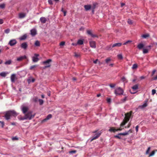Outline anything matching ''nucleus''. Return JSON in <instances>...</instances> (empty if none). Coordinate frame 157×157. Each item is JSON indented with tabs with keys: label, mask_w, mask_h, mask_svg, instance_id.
<instances>
[{
	"label": "nucleus",
	"mask_w": 157,
	"mask_h": 157,
	"mask_svg": "<svg viewBox=\"0 0 157 157\" xmlns=\"http://www.w3.org/2000/svg\"><path fill=\"white\" fill-rule=\"evenodd\" d=\"M128 23H129V24H132L133 23L132 20H130V19H128Z\"/></svg>",
	"instance_id": "obj_46"
},
{
	"label": "nucleus",
	"mask_w": 157,
	"mask_h": 157,
	"mask_svg": "<svg viewBox=\"0 0 157 157\" xmlns=\"http://www.w3.org/2000/svg\"><path fill=\"white\" fill-rule=\"evenodd\" d=\"M117 57L119 59H120V60H122V59H123V56L122 54H121L117 55Z\"/></svg>",
	"instance_id": "obj_30"
},
{
	"label": "nucleus",
	"mask_w": 157,
	"mask_h": 157,
	"mask_svg": "<svg viewBox=\"0 0 157 157\" xmlns=\"http://www.w3.org/2000/svg\"><path fill=\"white\" fill-rule=\"evenodd\" d=\"M32 112L31 111L28 112L25 115L24 119H28L29 120H31L33 118L35 115L32 114Z\"/></svg>",
	"instance_id": "obj_2"
},
{
	"label": "nucleus",
	"mask_w": 157,
	"mask_h": 157,
	"mask_svg": "<svg viewBox=\"0 0 157 157\" xmlns=\"http://www.w3.org/2000/svg\"><path fill=\"white\" fill-rule=\"evenodd\" d=\"M127 97H125L124 99H122V102H125V101H126L127 99Z\"/></svg>",
	"instance_id": "obj_52"
},
{
	"label": "nucleus",
	"mask_w": 157,
	"mask_h": 157,
	"mask_svg": "<svg viewBox=\"0 0 157 157\" xmlns=\"http://www.w3.org/2000/svg\"><path fill=\"white\" fill-rule=\"evenodd\" d=\"M27 38V35L26 34H25L20 38V40H25Z\"/></svg>",
	"instance_id": "obj_25"
},
{
	"label": "nucleus",
	"mask_w": 157,
	"mask_h": 157,
	"mask_svg": "<svg viewBox=\"0 0 157 157\" xmlns=\"http://www.w3.org/2000/svg\"><path fill=\"white\" fill-rule=\"evenodd\" d=\"M76 150H72V151H70L69 152L70 153H76Z\"/></svg>",
	"instance_id": "obj_53"
},
{
	"label": "nucleus",
	"mask_w": 157,
	"mask_h": 157,
	"mask_svg": "<svg viewBox=\"0 0 157 157\" xmlns=\"http://www.w3.org/2000/svg\"><path fill=\"white\" fill-rule=\"evenodd\" d=\"M156 92V90H154V89H153V90H152V94H153V95H154V94H155V93Z\"/></svg>",
	"instance_id": "obj_47"
},
{
	"label": "nucleus",
	"mask_w": 157,
	"mask_h": 157,
	"mask_svg": "<svg viewBox=\"0 0 157 157\" xmlns=\"http://www.w3.org/2000/svg\"><path fill=\"white\" fill-rule=\"evenodd\" d=\"M132 88L134 90H136L137 89H138V84H136L135 85H134L132 87Z\"/></svg>",
	"instance_id": "obj_27"
},
{
	"label": "nucleus",
	"mask_w": 157,
	"mask_h": 157,
	"mask_svg": "<svg viewBox=\"0 0 157 157\" xmlns=\"http://www.w3.org/2000/svg\"><path fill=\"white\" fill-rule=\"evenodd\" d=\"M156 70H153L152 73V75H153L154 74H155V72H156Z\"/></svg>",
	"instance_id": "obj_58"
},
{
	"label": "nucleus",
	"mask_w": 157,
	"mask_h": 157,
	"mask_svg": "<svg viewBox=\"0 0 157 157\" xmlns=\"http://www.w3.org/2000/svg\"><path fill=\"white\" fill-rule=\"evenodd\" d=\"M74 56L76 58H78L80 57V55L79 53H74Z\"/></svg>",
	"instance_id": "obj_37"
},
{
	"label": "nucleus",
	"mask_w": 157,
	"mask_h": 157,
	"mask_svg": "<svg viewBox=\"0 0 157 157\" xmlns=\"http://www.w3.org/2000/svg\"><path fill=\"white\" fill-rule=\"evenodd\" d=\"M12 61L11 60H9L5 63L6 65H10Z\"/></svg>",
	"instance_id": "obj_32"
},
{
	"label": "nucleus",
	"mask_w": 157,
	"mask_h": 157,
	"mask_svg": "<svg viewBox=\"0 0 157 157\" xmlns=\"http://www.w3.org/2000/svg\"><path fill=\"white\" fill-rule=\"evenodd\" d=\"M42 64L45 65L44 67H42L43 69H45L46 68L49 67V59L43 62Z\"/></svg>",
	"instance_id": "obj_5"
},
{
	"label": "nucleus",
	"mask_w": 157,
	"mask_h": 157,
	"mask_svg": "<svg viewBox=\"0 0 157 157\" xmlns=\"http://www.w3.org/2000/svg\"><path fill=\"white\" fill-rule=\"evenodd\" d=\"M40 21L42 23H45L47 21V19L44 17H42L40 18Z\"/></svg>",
	"instance_id": "obj_21"
},
{
	"label": "nucleus",
	"mask_w": 157,
	"mask_h": 157,
	"mask_svg": "<svg viewBox=\"0 0 157 157\" xmlns=\"http://www.w3.org/2000/svg\"><path fill=\"white\" fill-rule=\"evenodd\" d=\"M18 139V138L17 137H14L12 138V140H17Z\"/></svg>",
	"instance_id": "obj_56"
},
{
	"label": "nucleus",
	"mask_w": 157,
	"mask_h": 157,
	"mask_svg": "<svg viewBox=\"0 0 157 157\" xmlns=\"http://www.w3.org/2000/svg\"><path fill=\"white\" fill-rule=\"evenodd\" d=\"M138 67V65L136 63H134L133 64L132 66V69H136Z\"/></svg>",
	"instance_id": "obj_34"
},
{
	"label": "nucleus",
	"mask_w": 157,
	"mask_h": 157,
	"mask_svg": "<svg viewBox=\"0 0 157 157\" xmlns=\"http://www.w3.org/2000/svg\"><path fill=\"white\" fill-rule=\"evenodd\" d=\"M17 43V42L16 39H12L9 41L8 43V44L10 45V46H12L16 44Z\"/></svg>",
	"instance_id": "obj_8"
},
{
	"label": "nucleus",
	"mask_w": 157,
	"mask_h": 157,
	"mask_svg": "<svg viewBox=\"0 0 157 157\" xmlns=\"http://www.w3.org/2000/svg\"><path fill=\"white\" fill-rule=\"evenodd\" d=\"M139 127V126L138 125H137L136 126V132H137V131H138Z\"/></svg>",
	"instance_id": "obj_55"
},
{
	"label": "nucleus",
	"mask_w": 157,
	"mask_h": 157,
	"mask_svg": "<svg viewBox=\"0 0 157 157\" xmlns=\"http://www.w3.org/2000/svg\"><path fill=\"white\" fill-rule=\"evenodd\" d=\"M143 52L144 54H146L148 52V50L146 49V48H144L143 49Z\"/></svg>",
	"instance_id": "obj_39"
},
{
	"label": "nucleus",
	"mask_w": 157,
	"mask_h": 157,
	"mask_svg": "<svg viewBox=\"0 0 157 157\" xmlns=\"http://www.w3.org/2000/svg\"><path fill=\"white\" fill-rule=\"evenodd\" d=\"M34 45L36 46L39 47L40 45V42L37 40L35 41Z\"/></svg>",
	"instance_id": "obj_28"
},
{
	"label": "nucleus",
	"mask_w": 157,
	"mask_h": 157,
	"mask_svg": "<svg viewBox=\"0 0 157 157\" xmlns=\"http://www.w3.org/2000/svg\"><path fill=\"white\" fill-rule=\"evenodd\" d=\"M49 119V114H48L47 115V117L46 118L44 119L41 122L43 123V122H45L46 120H48Z\"/></svg>",
	"instance_id": "obj_33"
},
{
	"label": "nucleus",
	"mask_w": 157,
	"mask_h": 157,
	"mask_svg": "<svg viewBox=\"0 0 157 157\" xmlns=\"http://www.w3.org/2000/svg\"><path fill=\"white\" fill-rule=\"evenodd\" d=\"M132 111L128 112L125 114V119L126 123H127L129 121L130 118L131 117Z\"/></svg>",
	"instance_id": "obj_3"
},
{
	"label": "nucleus",
	"mask_w": 157,
	"mask_h": 157,
	"mask_svg": "<svg viewBox=\"0 0 157 157\" xmlns=\"http://www.w3.org/2000/svg\"><path fill=\"white\" fill-rule=\"evenodd\" d=\"M65 44V42L63 41L61 42L60 43V45H64Z\"/></svg>",
	"instance_id": "obj_57"
},
{
	"label": "nucleus",
	"mask_w": 157,
	"mask_h": 157,
	"mask_svg": "<svg viewBox=\"0 0 157 157\" xmlns=\"http://www.w3.org/2000/svg\"><path fill=\"white\" fill-rule=\"evenodd\" d=\"M109 86L111 87H114L115 86V84H110Z\"/></svg>",
	"instance_id": "obj_49"
},
{
	"label": "nucleus",
	"mask_w": 157,
	"mask_h": 157,
	"mask_svg": "<svg viewBox=\"0 0 157 157\" xmlns=\"http://www.w3.org/2000/svg\"><path fill=\"white\" fill-rule=\"evenodd\" d=\"M0 123L1 125V127L2 128L4 127V123L3 121H0Z\"/></svg>",
	"instance_id": "obj_45"
},
{
	"label": "nucleus",
	"mask_w": 157,
	"mask_h": 157,
	"mask_svg": "<svg viewBox=\"0 0 157 157\" xmlns=\"http://www.w3.org/2000/svg\"><path fill=\"white\" fill-rule=\"evenodd\" d=\"M149 36V34H148V33H147V34H143V35H142V37L143 38H147V37Z\"/></svg>",
	"instance_id": "obj_31"
},
{
	"label": "nucleus",
	"mask_w": 157,
	"mask_h": 157,
	"mask_svg": "<svg viewBox=\"0 0 157 157\" xmlns=\"http://www.w3.org/2000/svg\"><path fill=\"white\" fill-rule=\"evenodd\" d=\"M148 101H145V103L142 105H139V108H140V109H143L144 108H145L146 106H147V102Z\"/></svg>",
	"instance_id": "obj_19"
},
{
	"label": "nucleus",
	"mask_w": 157,
	"mask_h": 157,
	"mask_svg": "<svg viewBox=\"0 0 157 157\" xmlns=\"http://www.w3.org/2000/svg\"><path fill=\"white\" fill-rule=\"evenodd\" d=\"M38 101L39 102V104L40 105H42L44 103L43 100L41 99H39Z\"/></svg>",
	"instance_id": "obj_35"
},
{
	"label": "nucleus",
	"mask_w": 157,
	"mask_h": 157,
	"mask_svg": "<svg viewBox=\"0 0 157 157\" xmlns=\"http://www.w3.org/2000/svg\"><path fill=\"white\" fill-rule=\"evenodd\" d=\"M107 101L108 102H110L111 101V99L110 98H108L107 99Z\"/></svg>",
	"instance_id": "obj_61"
},
{
	"label": "nucleus",
	"mask_w": 157,
	"mask_h": 157,
	"mask_svg": "<svg viewBox=\"0 0 157 157\" xmlns=\"http://www.w3.org/2000/svg\"><path fill=\"white\" fill-rule=\"evenodd\" d=\"M144 47V45L142 43H140L138 45L137 47L138 48L140 49H141L143 48V47Z\"/></svg>",
	"instance_id": "obj_26"
},
{
	"label": "nucleus",
	"mask_w": 157,
	"mask_h": 157,
	"mask_svg": "<svg viewBox=\"0 0 157 157\" xmlns=\"http://www.w3.org/2000/svg\"><path fill=\"white\" fill-rule=\"evenodd\" d=\"M87 33L88 34H89L92 37H97V36L96 35V34H94L92 33L91 31V30H88L87 31Z\"/></svg>",
	"instance_id": "obj_17"
},
{
	"label": "nucleus",
	"mask_w": 157,
	"mask_h": 157,
	"mask_svg": "<svg viewBox=\"0 0 157 157\" xmlns=\"http://www.w3.org/2000/svg\"><path fill=\"white\" fill-rule=\"evenodd\" d=\"M152 79L153 80H156V79H157V75H156L155 77H153L152 78Z\"/></svg>",
	"instance_id": "obj_54"
},
{
	"label": "nucleus",
	"mask_w": 157,
	"mask_h": 157,
	"mask_svg": "<svg viewBox=\"0 0 157 157\" xmlns=\"http://www.w3.org/2000/svg\"><path fill=\"white\" fill-rule=\"evenodd\" d=\"M38 66L37 65H33L30 67L29 69L31 70L34 69V68Z\"/></svg>",
	"instance_id": "obj_36"
},
{
	"label": "nucleus",
	"mask_w": 157,
	"mask_h": 157,
	"mask_svg": "<svg viewBox=\"0 0 157 157\" xmlns=\"http://www.w3.org/2000/svg\"><path fill=\"white\" fill-rule=\"evenodd\" d=\"M63 13H64V16H66V14L67 13V11H64H64H63Z\"/></svg>",
	"instance_id": "obj_64"
},
{
	"label": "nucleus",
	"mask_w": 157,
	"mask_h": 157,
	"mask_svg": "<svg viewBox=\"0 0 157 157\" xmlns=\"http://www.w3.org/2000/svg\"><path fill=\"white\" fill-rule=\"evenodd\" d=\"M26 16V14L24 13H20L19 14V17L21 19L25 17Z\"/></svg>",
	"instance_id": "obj_20"
},
{
	"label": "nucleus",
	"mask_w": 157,
	"mask_h": 157,
	"mask_svg": "<svg viewBox=\"0 0 157 157\" xmlns=\"http://www.w3.org/2000/svg\"><path fill=\"white\" fill-rule=\"evenodd\" d=\"M122 45V43H115L113 44L112 45V47H116V46H118V47H119V46H121V45Z\"/></svg>",
	"instance_id": "obj_23"
},
{
	"label": "nucleus",
	"mask_w": 157,
	"mask_h": 157,
	"mask_svg": "<svg viewBox=\"0 0 157 157\" xmlns=\"http://www.w3.org/2000/svg\"><path fill=\"white\" fill-rule=\"evenodd\" d=\"M10 32V29H7L5 30V32L6 34H8Z\"/></svg>",
	"instance_id": "obj_42"
},
{
	"label": "nucleus",
	"mask_w": 157,
	"mask_h": 157,
	"mask_svg": "<svg viewBox=\"0 0 157 157\" xmlns=\"http://www.w3.org/2000/svg\"><path fill=\"white\" fill-rule=\"evenodd\" d=\"M155 153V151H152L151 152L149 156H152L153 155H154Z\"/></svg>",
	"instance_id": "obj_43"
},
{
	"label": "nucleus",
	"mask_w": 157,
	"mask_h": 157,
	"mask_svg": "<svg viewBox=\"0 0 157 157\" xmlns=\"http://www.w3.org/2000/svg\"><path fill=\"white\" fill-rule=\"evenodd\" d=\"M31 81H32L31 82H34L35 81V79L34 78H32V77H31Z\"/></svg>",
	"instance_id": "obj_62"
},
{
	"label": "nucleus",
	"mask_w": 157,
	"mask_h": 157,
	"mask_svg": "<svg viewBox=\"0 0 157 157\" xmlns=\"http://www.w3.org/2000/svg\"><path fill=\"white\" fill-rule=\"evenodd\" d=\"M30 34L32 36H35L37 34L36 30L35 29H33L30 30Z\"/></svg>",
	"instance_id": "obj_13"
},
{
	"label": "nucleus",
	"mask_w": 157,
	"mask_h": 157,
	"mask_svg": "<svg viewBox=\"0 0 157 157\" xmlns=\"http://www.w3.org/2000/svg\"><path fill=\"white\" fill-rule=\"evenodd\" d=\"M18 114L14 110H9L6 111L4 116L5 119L8 120L10 119V117L12 116L15 117Z\"/></svg>",
	"instance_id": "obj_1"
},
{
	"label": "nucleus",
	"mask_w": 157,
	"mask_h": 157,
	"mask_svg": "<svg viewBox=\"0 0 157 157\" xmlns=\"http://www.w3.org/2000/svg\"><path fill=\"white\" fill-rule=\"evenodd\" d=\"M3 23V20L2 19H0V24H2Z\"/></svg>",
	"instance_id": "obj_59"
},
{
	"label": "nucleus",
	"mask_w": 157,
	"mask_h": 157,
	"mask_svg": "<svg viewBox=\"0 0 157 157\" xmlns=\"http://www.w3.org/2000/svg\"><path fill=\"white\" fill-rule=\"evenodd\" d=\"M145 77H144V76H141V77H140V79L141 80V79H143L145 78Z\"/></svg>",
	"instance_id": "obj_60"
},
{
	"label": "nucleus",
	"mask_w": 157,
	"mask_h": 157,
	"mask_svg": "<svg viewBox=\"0 0 157 157\" xmlns=\"http://www.w3.org/2000/svg\"><path fill=\"white\" fill-rule=\"evenodd\" d=\"M21 109L24 114L25 113L27 112L29 109L28 107L25 106L24 105H22L21 106Z\"/></svg>",
	"instance_id": "obj_7"
},
{
	"label": "nucleus",
	"mask_w": 157,
	"mask_h": 157,
	"mask_svg": "<svg viewBox=\"0 0 157 157\" xmlns=\"http://www.w3.org/2000/svg\"><path fill=\"white\" fill-rule=\"evenodd\" d=\"M84 43V41L83 40H81V39H79V40H78L77 41V43H76V44H74V43H73V45H75L76 46V45H77V44H78V45H82Z\"/></svg>",
	"instance_id": "obj_16"
},
{
	"label": "nucleus",
	"mask_w": 157,
	"mask_h": 157,
	"mask_svg": "<svg viewBox=\"0 0 157 157\" xmlns=\"http://www.w3.org/2000/svg\"><path fill=\"white\" fill-rule=\"evenodd\" d=\"M27 58V57L25 55L24 56H21L17 59V61H22V60Z\"/></svg>",
	"instance_id": "obj_14"
},
{
	"label": "nucleus",
	"mask_w": 157,
	"mask_h": 157,
	"mask_svg": "<svg viewBox=\"0 0 157 157\" xmlns=\"http://www.w3.org/2000/svg\"><path fill=\"white\" fill-rule=\"evenodd\" d=\"M10 78L11 82H14L15 81V79L16 78L15 74H12L10 77Z\"/></svg>",
	"instance_id": "obj_18"
},
{
	"label": "nucleus",
	"mask_w": 157,
	"mask_h": 157,
	"mask_svg": "<svg viewBox=\"0 0 157 157\" xmlns=\"http://www.w3.org/2000/svg\"><path fill=\"white\" fill-rule=\"evenodd\" d=\"M125 124H126V122L125 121V117L124 119V120H123V121L121 124V127H122V126H124V125H125Z\"/></svg>",
	"instance_id": "obj_29"
},
{
	"label": "nucleus",
	"mask_w": 157,
	"mask_h": 157,
	"mask_svg": "<svg viewBox=\"0 0 157 157\" xmlns=\"http://www.w3.org/2000/svg\"><path fill=\"white\" fill-rule=\"evenodd\" d=\"M5 4L4 3H3L2 4L0 5V7H1L2 9H4L5 7Z\"/></svg>",
	"instance_id": "obj_41"
},
{
	"label": "nucleus",
	"mask_w": 157,
	"mask_h": 157,
	"mask_svg": "<svg viewBox=\"0 0 157 157\" xmlns=\"http://www.w3.org/2000/svg\"><path fill=\"white\" fill-rule=\"evenodd\" d=\"M101 134V132H97L95 135L93 136L92 139L91 140V141H92L96 139L100 136Z\"/></svg>",
	"instance_id": "obj_9"
},
{
	"label": "nucleus",
	"mask_w": 157,
	"mask_h": 157,
	"mask_svg": "<svg viewBox=\"0 0 157 157\" xmlns=\"http://www.w3.org/2000/svg\"><path fill=\"white\" fill-rule=\"evenodd\" d=\"M98 59H96L95 60H94V63H97L98 61Z\"/></svg>",
	"instance_id": "obj_63"
},
{
	"label": "nucleus",
	"mask_w": 157,
	"mask_h": 157,
	"mask_svg": "<svg viewBox=\"0 0 157 157\" xmlns=\"http://www.w3.org/2000/svg\"><path fill=\"white\" fill-rule=\"evenodd\" d=\"M28 46V45L27 44L26 42L23 43L21 44V48L24 50L26 49L27 48Z\"/></svg>",
	"instance_id": "obj_12"
},
{
	"label": "nucleus",
	"mask_w": 157,
	"mask_h": 157,
	"mask_svg": "<svg viewBox=\"0 0 157 157\" xmlns=\"http://www.w3.org/2000/svg\"><path fill=\"white\" fill-rule=\"evenodd\" d=\"M39 56V55L37 54H35L34 56L32 57V61L33 62H36L39 60V59L38 57Z\"/></svg>",
	"instance_id": "obj_6"
},
{
	"label": "nucleus",
	"mask_w": 157,
	"mask_h": 157,
	"mask_svg": "<svg viewBox=\"0 0 157 157\" xmlns=\"http://www.w3.org/2000/svg\"><path fill=\"white\" fill-rule=\"evenodd\" d=\"M150 149H151V147H148V148H147V151L146 152V154H149Z\"/></svg>",
	"instance_id": "obj_40"
},
{
	"label": "nucleus",
	"mask_w": 157,
	"mask_h": 157,
	"mask_svg": "<svg viewBox=\"0 0 157 157\" xmlns=\"http://www.w3.org/2000/svg\"><path fill=\"white\" fill-rule=\"evenodd\" d=\"M84 8H85V10L87 11V10H90L92 8V6L90 4H87V5H85L84 6Z\"/></svg>",
	"instance_id": "obj_15"
},
{
	"label": "nucleus",
	"mask_w": 157,
	"mask_h": 157,
	"mask_svg": "<svg viewBox=\"0 0 157 157\" xmlns=\"http://www.w3.org/2000/svg\"><path fill=\"white\" fill-rule=\"evenodd\" d=\"M8 73L7 72H3L0 73V75L3 77H5L6 75L8 74Z\"/></svg>",
	"instance_id": "obj_24"
},
{
	"label": "nucleus",
	"mask_w": 157,
	"mask_h": 157,
	"mask_svg": "<svg viewBox=\"0 0 157 157\" xmlns=\"http://www.w3.org/2000/svg\"><path fill=\"white\" fill-rule=\"evenodd\" d=\"M131 122H129V123H128V125L127 127H126V126H125V128H127H127H129V127H130V126H131Z\"/></svg>",
	"instance_id": "obj_50"
},
{
	"label": "nucleus",
	"mask_w": 157,
	"mask_h": 157,
	"mask_svg": "<svg viewBox=\"0 0 157 157\" xmlns=\"http://www.w3.org/2000/svg\"><path fill=\"white\" fill-rule=\"evenodd\" d=\"M38 98L36 97H34L33 99V101L35 102H36L38 101Z\"/></svg>",
	"instance_id": "obj_38"
},
{
	"label": "nucleus",
	"mask_w": 157,
	"mask_h": 157,
	"mask_svg": "<svg viewBox=\"0 0 157 157\" xmlns=\"http://www.w3.org/2000/svg\"><path fill=\"white\" fill-rule=\"evenodd\" d=\"M123 91L122 89H121V87H118L117 89H116L115 90L114 93L116 95L118 94H123Z\"/></svg>",
	"instance_id": "obj_4"
},
{
	"label": "nucleus",
	"mask_w": 157,
	"mask_h": 157,
	"mask_svg": "<svg viewBox=\"0 0 157 157\" xmlns=\"http://www.w3.org/2000/svg\"><path fill=\"white\" fill-rule=\"evenodd\" d=\"M128 132H121L119 133L117 135H115L114 136L115 138H118V139H121V137L120 136H119L120 135H123L124 136H125V135H128Z\"/></svg>",
	"instance_id": "obj_10"
},
{
	"label": "nucleus",
	"mask_w": 157,
	"mask_h": 157,
	"mask_svg": "<svg viewBox=\"0 0 157 157\" xmlns=\"http://www.w3.org/2000/svg\"><path fill=\"white\" fill-rule=\"evenodd\" d=\"M109 131L110 132H115L116 131H117V129L115 128H114V127H110L109 130Z\"/></svg>",
	"instance_id": "obj_22"
},
{
	"label": "nucleus",
	"mask_w": 157,
	"mask_h": 157,
	"mask_svg": "<svg viewBox=\"0 0 157 157\" xmlns=\"http://www.w3.org/2000/svg\"><path fill=\"white\" fill-rule=\"evenodd\" d=\"M89 43L90 47H92V48H96V43L95 41H90Z\"/></svg>",
	"instance_id": "obj_11"
},
{
	"label": "nucleus",
	"mask_w": 157,
	"mask_h": 157,
	"mask_svg": "<svg viewBox=\"0 0 157 157\" xmlns=\"http://www.w3.org/2000/svg\"><path fill=\"white\" fill-rule=\"evenodd\" d=\"M31 81H32L31 77L30 78L27 80V81L29 83H30L31 82Z\"/></svg>",
	"instance_id": "obj_51"
},
{
	"label": "nucleus",
	"mask_w": 157,
	"mask_h": 157,
	"mask_svg": "<svg viewBox=\"0 0 157 157\" xmlns=\"http://www.w3.org/2000/svg\"><path fill=\"white\" fill-rule=\"evenodd\" d=\"M111 60V58H107L105 60V61L106 63H108V62H109V61H110Z\"/></svg>",
	"instance_id": "obj_44"
},
{
	"label": "nucleus",
	"mask_w": 157,
	"mask_h": 157,
	"mask_svg": "<svg viewBox=\"0 0 157 157\" xmlns=\"http://www.w3.org/2000/svg\"><path fill=\"white\" fill-rule=\"evenodd\" d=\"M131 41L130 40H128L127 41L125 42L124 43V45H126L127 44L129 43H131Z\"/></svg>",
	"instance_id": "obj_48"
}]
</instances>
